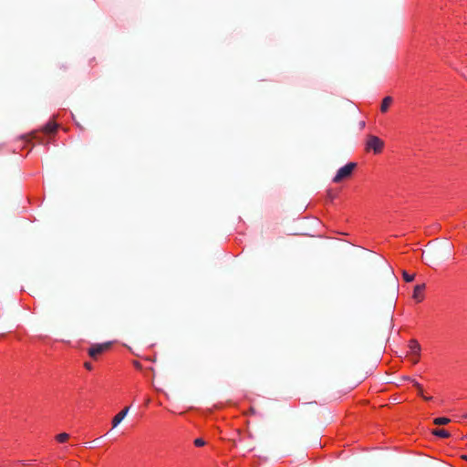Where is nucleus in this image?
I'll use <instances>...</instances> for the list:
<instances>
[{
	"label": "nucleus",
	"mask_w": 467,
	"mask_h": 467,
	"mask_svg": "<svg viewBox=\"0 0 467 467\" xmlns=\"http://www.w3.org/2000/svg\"><path fill=\"white\" fill-rule=\"evenodd\" d=\"M357 164L355 162H348L343 167L339 168L332 179L334 183H339L351 177Z\"/></svg>",
	"instance_id": "obj_1"
},
{
	"label": "nucleus",
	"mask_w": 467,
	"mask_h": 467,
	"mask_svg": "<svg viewBox=\"0 0 467 467\" xmlns=\"http://www.w3.org/2000/svg\"><path fill=\"white\" fill-rule=\"evenodd\" d=\"M384 148V141L377 136L369 135L366 141V150H373L375 154L380 153Z\"/></svg>",
	"instance_id": "obj_2"
},
{
	"label": "nucleus",
	"mask_w": 467,
	"mask_h": 467,
	"mask_svg": "<svg viewBox=\"0 0 467 467\" xmlns=\"http://www.w3.org/2000/svg\"><path fill=\"white\" fill-rule=\"evenodd\" d=\"M110 345L109 342L94 344L88 349V354L91 358L97 359L100 355L109 349Z\"/></svg>",
	"instance_id": "obj_3"
},
{
	"label": "nucleus",
	"mask_w": 467,
	"mask_h": 467,
	"mask_svg": "<svg viewBox=\"0 0 467 467\" xmlns=\"http://www.w3.org/2000/svg\"><path fill=\"white\" fill-rule=\"evenodd\" d=\"M409 354H410V359L413 364H416L419 362L420 355V345L419 342L415 339H411L409 341Z\"/></svg>",
	"instance_id": "obj_4"
},
{
	"label": "nucleus",
	"mask_w": 467,
	"mask_h": 467,
	"mask_svg": "<svg viewBox=\"0 0 467 467\" xmlns=\"http://www.w3.org/2000/svg\"><path fill=\"white\" fill-rule=\"evenodd\" d=\"M130 410V407H125L123 410H121L118 414L114 416L112 419V428H116L127 416L128 412Z\"/></svg>",
	"instance_id": "obj_5"
},
{
	"label": "nucleus",
	"mask_w": 467,
	"mask_h": 467,
	"mask_svg": "<svg viewBox=\"0 0 467 467\" xmlns=\"http://www.w3.org/2000/svg\"><path fill=\"white\" fill-rule=\"evenodd\" d=\"M424 290H425V285H417L414 287L412 297L417 302H421L424 298Z\"/></svg>",
	"instance_id": "obj_6"
},
{
	"label": "nucleus",
	"mask_w": 467,
	"mask_h": 467,
	"mask_svg": "<svg viewBox=\"0 0 467 467\" xmlns=\"http://www.w3.org/2000/svg\"><path fill=\"white\" fill-rule=\"evenodd\" d=\"M58 129V124L54 120H49L46 125L42 128V132L47 135H51L56 133Z\"/></svg>",
	"instance_id": "obj_7"
},
{
	"label": "nucleus",
	"mask_w": 467,
	"mask_h": 467,
	"mask_svg": "<svg viewBox=\"0 0 467 467\" xmlns=\"http://www.w3.org/2000/svg\"><path fill=\"white\" fill-rule=\"evenodd\" d=\"M431 433L439 438L446 439L450 437V432L444 429H435Z\"/></svg>",
	"instance_id": "obj_8"
},
{
	"label": "nucleus",
	"mask_w": 467,
	"mask_h": 467,
	"mask_svg": "<svg viewBox=\"0 0 467 467\" xmlns=\"http://www.w3.org/2000/svg\"><path fill=\"white\" fill-rule=\"evenodd\" d=\"M391 103H392V99L390 97H385L380 105L381 112H386L389 109Z\"/></svg>",
	"instance_id": "obj_9"
},
{
	"label": "nucleus",
	"mask_w": 467,
	"mask_h": 467,
	"mask_svg": "<svg viewBox=\"0 0 467 467\" xmlns=\"http://www.w3.org/2000/svg\"><path fill=\"white\" fill-rule=\"evenodd\" d=\"M451 421L449 418L446 417H438L433 420L434 424L436 425H446Z\"/></svg>",
	"instance_id": "obj_10"
},
{
	"label": "nucleus",
	"mask_w": 467,
	"mask_h": 467,
	"mask_svg": "<svg viewBox=\"0 0 467 467\" xmlns=\"http://www.w3.org/2000/svg\"><path fill=\"white\" fill-rule=\"evenodd\" d=\"M69 438V435L66 432L59 433L56 436V440L57 442L63 443L66 442Z\"/></svg>",
	"instance_id": "obj_11"
},
{
	"label": "nucleus",
	"mask_w": 467,
	"mask_h": 467,
	"mask_svg": "<svg viewBox=\"0 0 467 467\" xmlns=\"http://www.w3.org/2000/svg\"><path fill=\"white\" fill-rule=\"evenodd\" d=\"M402 276H403V279H404L405 282L410 283V282H412L414 280L415 275L409 274L408 272L403 271Z\"/></svg>",
	"instance_id": "obj_12"
},
{
	"label": "nucleus",
	"mask_w": 467,
	"mask_h": 467,
	"mask_svg": "<svg viewBox=\"0 0 467 467\" xmlns=\"http://www.w3.org/2000/svg\"><path fill=\"white\" fill-rule=\"evenodd\" d=\"M408 380L411 381L413 386L420 391L422 390V386L418 382L416 381L415 379H410V378H407Z\"/></svg>",
	"instance_id": "obj_13"
},
{
	"label": "nucleus",
	"mask_w": 467,
	"mask_h": 467,
	"mask_svg": "<svg viewBox=\"0 0 467 467\" xmlns=\"http://www.w3.org/2000/svg\"><path fill=\"white\" fill-rule=\"evenodd\" d=\"M205 444V441L204 440H202V438H197L194 440V445L196 447H202Z\"/></svg>",
	"instance_id": "obj_14"
},
{
	"label": "nucleus",
	"mask_w": 467,
	"mask_h": 467,
	"mask_svg": "<svg viewBox=\"0 0 467 467\" xmlns=\"http://www.w3.org/2000/svg\"><path fill=\"white\" fill-rule=\"evenodd\" d=\"M84 367H85L88 370H92V369H93V365H92L90 362H85V363H84Z\"/></svg>",
	"instance_id": "obj_15"
},
{
	"label": "nucleus",
	"mask_w": 467,
	"mask_h": 467,
	"mask_svg": "<svg viewBox=\"0 0 467 467\" xmlns=\"http://www.w3.org/2000/svg\"><path fill=\"white\" fill-rule=\"evenodd\" d=\"M422 398H423L425 400H428V401L432 400V397H431V396H425V395H423V397H422Z\"/></svg>",
	"instance_id": "obj_16"
},
{
	"label": "nucleus",
	"mask_w": 467,
	"mask_h": 467,
	"mask_svg": "<svg viewBox=\"0 0 467 467\" xmlns=\"http://www.w3.org/2000/svg\"><path fill=\"white\" fill-rule=\"evenodd\" d=\"M418 394L420 396V397H423V389L421 391L418 390Z\"/></svg>",
	"instance_id": "obj_17"
},
{
	"label": "nucleus",
	"mask_w": 467,
	"mask_h": 467,
	"mask_svg": "<svg viewBox=\"0 0 467 467\" xmlns=\"http://www.w3.org/2000/svg\"><path fill=\"white\" fill-rule=\"evenodd\" d=\"M462 459L467 462V455H463Z\"/></svg>",
	"instance_id": "obj_18"
}]
</instances>
